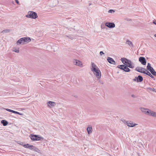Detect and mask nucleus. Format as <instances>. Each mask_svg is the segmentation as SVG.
<instances>
[{"instance_id": "obj_31", "label": "nucleus", "mask_w": 156, "mask_h": 156, "mask_svg": "<svg viewBox=\"0 0 156 156\" xmlns=\"http://www.w3.org/2000/svg\"><path fill=\"white\" fill-rule=\"evenodd\" d=\"M5 109L6 111H9V112H12V110L10 109H8V108H5Z\"/></svg>"}, {"instance_id": "obj_34", "label": "nucleus", "mask_w": 156, "mask_h": 156, "mask_svg": "<svg viewBox=\"0 0 156 156\" xmlns=\"http://www.w3.org/2000/svg\"><path fill=\"white\" fill-rule=\"evenodd\" d=\"M100 54L101 55L102 54H104V53L102 51H101L100 52Z\"/></svg>"}, {"instance_id": "obj_36", "label": "nucleus", "mask_w": 156, "mask_h": 156, "mask_svg": "<svg viewBox=\"0 0 156 156\" xmlns=\"http://www.w3.org/2000/svg\"><path fill=\"white\" fill-rule=\"evenodd\" d=\"M16 112H17L12 110V113H15V114H16Z\"/></svg>"}, {"instance_id": "obj_14", "label": "nucleus", "mask_w": 156, "mask_h": 156, "mask_svg": "<svg viewBox=\"0 0 156 156\" xmlns=\"http://www.w3.org/2000/svg\"><path fill=\"white\" fill-rule=\"evenodd\" d=\"M92 128L91 126H89L87 128V131L88 134H89L92 133Z\"/></svg>"}, {"instance_id": "obj_30", "label": "nucleus", "mask_w": 156, "mask_h": 156, "mask_svg": "<svg viewBox=\"0 0 156 156\" xmlns=\"http://www.w3.org/2000/svg\"><path fill=\"white\" fill-rule=\"evenodd\" d=\"M115 12V11L113 10H112V9H110V10H109L108 11L109 13H112V12Z\"/></svg>"}, {"instance_id": "obj_40", "label": "nucleus", "mask_w": 156, "mask_h": 156, "mask_svg": "<svg viewBox=\"0 0 156 156\" xmlns=\"http://www.w3.org/2000/svg\"><path fill=\"white\" fill-rule=\"evenodd\" d=\"M100 83H101L102 84H103V83H102L101 82H100Z\"/></svg>"}, {"instance_id": "obj_17", "label": "nucleus", "mask_w": 156, "mask_h": 156, "mask_svg": "<svg viewBox=\"0 0 156 156\" xmlns=\"http://www.w3.org/2000/svg\"><path fill=\"white\" fill-rule=\"evenodd\" d=\"M137 82H142L143 80V77L140 76L139 75L137 77Z\"/></svg>"}, {"instance_id": "obj_11", "label": "nucleus", "mask_w": 156, "mask_h": 156, "mask_svg": "<svg viewBox=\"0 0 156 156\" xmlns=\"http://www.w3.org/2000/svg\"><path fill=\"white\" fill-rule=\"evenodd\" d=\"M73 63L75 65L78 66L80 67L82 66V62L79 60L76 59H74L73 60Z\"/></svg>"}, {"instance_id": "obj_27", "label": "nucleus", "mask_w": 156, "mask_h": 156, "mask_svg": "<svg viewBox=\"0 0 156 156\" xmlns=\"http://www.w3.org/2000/svg\"><path fill=\"white\" fill-rule=\"evenodd\" d=\"M13 51L16 53H19V48H15L13 50Z\"/></svg>"}, {"instance_id": "obj_1", "label": "nucleus", "mask_w": 156, "mask_h": 156, "mask_svg": "<svg viewBox=\"0 0 156 156\" xmlns=\"http://www.w3.org/2000/svg\"><path fill=\"white\" fill-rule=\"evenodd\" d=\"M91 66L90 69L91 71L93 72L98 79H100L101 76V73L98 67L94 62H91Z\"/></svg>"}, {"instance_id": "obj_24", "label": "nucleus", "mask_w": 156, "mask_h": 156, "mask_svg": "<svg viewBox=\"0 0 156 156\" xmlns=\"http://www.w3.org/2000/svg\"><path fill=\"white\" fill-rule=\"evenodd\" d=\"M30 137L31 140H35V138L36 137V136H35V135L31 134Z\"/></svg>"}, {"instance_id": "obj_29", "label": "nucleus", "mask_w": 156, "mask_h": 156, "mask_svg": "<svg viewBox=\"0 0 156 156\" xmlns=\"http://www.w3.org/2000/svg\"><path fill=\"white\" fill-rule=\"evenodd\" d=\"M129 122H131V121H126V120H124V123L127 125V126H128V124L129 125Z\"/></svg>"}, {"instance_id": "obj_16", "label": "nucleus", "mask_w": 156, "mask_h": 156, "mask_svg": "<svg viewBox=\"0 0 156 156\" xmlns=\"http://www.w3.org/2000/svg\"><path fill=\"white\" fill-rule=\"evenodd\" d=\"M152 112V110L148 109L145 114L151 116Z\"/></svg>"}, {"instance_id": "obj_39", "label": "nucleus", "mask_w": 156, "mask_h": 156, "mask_svg": "<svg viewBox=\"0 0 156 156\" xmlns=\"http://www.w3.org/2000/svg\"><path fill=\"white\" fill-rule=\"evenodd\" d=\"M154 36L156 37V34L154 35Z\"/></svg>"}, {"instance_id": "obj_3", "label": "nucleus", "mask_w": 156, "mask_h": 156, "mask_svg": "<svg viewBox=\"0 0 156 156\" xmlns=\"http://www.w3.org/2000/svg\"><path fill=\"white\" fill-rule=\"evenodd\" d=\"M23 143L19 144H20L23 145L24 147L28 148L30 150H33L34 151L37 152H39L40 150L37 148L35 146L32 145H30L28 144H23Z\"/></svg>"}, {"instance_id": "obj_20", "label": "nucleus", "mask_w": 156, "mask_h": 156, "mask_svg": "<svg viewBox=\"0 0 156 156\" xmlns=\"http://www.w3.org/2000/svg\"><path fill=\"white\" fill-rule=\"evenodd\" d=\"M126 43L128 44L130 46L133 47V44L129 40H127L126 42Z\"/></svg>"}, {"instance_id": "obj_35", "label": "nucleus", "mask_w": 156, "mask_h": 156, "mask_svg": "<svg viewBox=\"0 0 156 156\" xmlns=\"http://www.w3.org/2000/svg\"><path fill=\"white\" fill-rule=\"evenodd\" d=\"M15 2L17 3L18 4H19V2L18 1V0H15Z\"/></svg>"}, {"instance_id": "obj_15", "label": "nucleus", "mask_w": 156, "mask_h": 156, "mask_svg": "<svg viewBox=\"0 0 156 156\" xmlns=\"http://www.w3.org/2000/svg\"><path fill=\"white\" fill-rule=\"evenodd\" d=\"M121 60L123 63L124 65H126V64H127V61L128 60V59L125 58H122Z\"/></svg>"}, {"instance_id": "obj_10", "label": "nucleus", "mask_w": 156, "mask_h": 156, "mask_svg": "<svg viewBox=\"0 0 156 156\" xmlns=\"http://www.w3.org/2000/svg\"><path fill=\"white\" fill-rule=\"evenodd\" d=\"M105 25L109 28H113L115 27V24L113 23L107 22L105 23Z\"/></svg>"}, {"instance_id": "obj_4", "label": "nucleus", "mask_w": 156, "mask_h": 156, "mask_svg": "<svg viewBox=\"0 0 156 156\" xmlns=\"http://www.w3.org/2000/svg\"><path fill=\"white\" fill-rule=\"evenodd\" d=\"M26 17L28 18L35 19L37 18L38 16L36 12L32 11H29L28 13V14L26 16Z\"/></svg>"}, {"instance_id": "obj_13", "label": "nucleus", "mask_w": 156, "mask_h": 156, "mask_svg": "<svg viewBox=\"0 0 156 156\" xmlns=\"http://www.w3.org/2000/svg\"><path fill=\"white\" fill-rule=\"evenodd\" d=\"M107 60L108 62L112 64H115V62L113 58H111L108 57L107 58Z\"/></svg>"}, {"instance_id": "obj_37", "label": "nucleus", "mask_w": 156, "mask_h": 156, "mask_svg": "<svg viewBox=\"0 0 156 156\" xmlns=\"http://www.w3.org/2000/svg\"><path fill=\"white\" fill-rule=\"evenodd\" d=\"M153 23L156 25V20H154L153 22Z\"/></svg>"}, {"instance_id": "obj_9", "label": "nucleus", "mask_w": 156, "mask_h": 156, "mask_svg": "<svg viewBox=\"0 0 156 156\" xmlns=\"http://www.w3.org/2000/svg\"><path fill=\"white\" fill-rule=\"evenodd\" d=\"M47 104L48 106L50 108L54 107L56 105L55 102L50 101L47 102Z\"/></svg>"}, {"instance_id": "obj_12", "label": "nucleus", "mask_w": 156, "mask_h": 156, "mask_svg": "<svg viewBox=\"0 0 156 156\" xmlns=\"http://www.w3.org/2000/svg\"><path fill=\"white\" fill-rule=\"evenodd\" d=\"M139 61L143 65H145L146 63V61L144 57H140L139 58Z\"/></svg>"}, {"instance_id": "obj_25", "label": "nucleus", "mask_w": 156, "mask_h": 156, "mask_svg": "<svg viewBox=\"0 0 156 156\" xmlns=\"http://www.w3.org/2000/svg\"><path fill=\"white\" fill-rule=\"evenodd\" d=\"M10 32V30L9 29L5 30L2 31L1 33L4 34L5 33H9Z\"/></svg>"}, {"instance_id": "obj_33", "label": "nucleus", "mask_w": 156, "mask_h": 156, "mask_svg": "<svg viewBox=\"0 0 156 156\" xmlns=\"http://www.w3.org/2000/svg\"><path fill=\"white\" fill-rule=\"evenodd\" d=\"M137 77H136L134 79H133V80L134 81H136L137 82Z\"/></svg>"}, {"instance_id": "obj_22", "label": "nucleus", "mask_w": 156, "mask_h": 156, "mask_svg": "<svg viewBox=\"0 0 156 156\" xmlns=\"http://www.w3.org/2000/svg\"><path fill=\"white\" fill-rule=\"evenodd\" d=\"M145 74H147L152 78H154V76H152L149 71L146 70V73H145Z\"/></svg>"}, {"instance_id": "obj_8", "label": "nucleus", "mask_w": 156, "mask_h": 156, "mask_svg": "<svg viewBox=\"0 0 156 156\" xmlns=\"http://www.w3.org/2000/svg\"><path fill=\"white\" fill-rule=\"evenodd\" d=\"M126 65L128 67L131 68H133L134 66V64L129 59L127 61V63L126 64Z\"/></svg>"}, {"instance_id": "obj_38", "label": "nucleus", "mask_w": 156, "mask_h": 156, "mask_svg": "<svg viewBox=\"0 0 156 156\" xmlns=\"http://www.w3.org/2000/svg\"><path fill=\"white\" fill-rule=\"evenodd\" d=\"M131 97L133 98H135V95L133 94H132L131 95Z\"/></svg>"}, {"instance_id": "obj_6", "label": "nucleus", "mask_w": 156, "mask_h": 156, "mask_svg": "<svg viewBox=\"0 0 156 156\" xmlns=\"http://www.w3.org/2000/svg\"><path fill=\"white\" fill-rule=\"evenodd\" d=\"M147 68V69L149 70L153 75L156 76V72L152 67L151 66V65L150 63H148Z\"/></svg>"}, {"instance_id": "obj_28", "label": "nucleus", "mask_w": 156, "mask_h": 156, "mask_svg": "<svg viewBox=\"0 0 156 156\" xmlns=\"http://www.w3.org/2000/svg\"><path fill=\"white\" fill-rule=\"evenodd\" d=\"M147 89L150 90L151 91H154L155 89L153 88H151L150 87H148L147 88Z\"/></svg>"}, {"instance_id": "obj_21", "label": "nucleus", "mask_w": 156, "mask_h": 156, "mask_svg": "<svg viewBox=\"0 0 156 156\" xmlns=\"http://www.w3.org/2000/svg\"><path fill=\"white\" fill-rule=\"evenodd\" d=\"M140 109L143 113L145 114L146 112V111H147L148 109L144 108H141Z\"/></svg>"}, {"instance_id": "obj_41", "label": "nucleus", "mask_w": 156, "mask_h": 156, "mask_svg": "<svg viewBox=\"0 0 156 156\" xmlns=\"http://www.w3.org/2000/svg\"><path fill=\"white\" fill-rule=\"evenodd\" d=\"M91 5V4L90 3L89 5Z\"/></svg>"}, {"instance_id": "obj_18", "label": "nucleus", "mask_w": 156, "mask_h": 156, "mask_svg": "<svg viewBox=\"0 0 156 156\" xmlns=\"http://www.w3.org/2000/svg\"><path fill=\"white\" fill-rule=\"evenodd\" d=\"M35 136H36V137L35 138V140H39L41 139L42 140L44 139L43 137L40 136L39 135H35Z\"/></svg>"}, {"instance_id": "obj_26", "label": "nucleus", "mask_w": 156, "mask_h": 156, "mask_svg": "<svg viewBox=\"0 0 156 156\" xmlns=\"http://www.w3.org/2000/svg\"><path fill=\"white\" fill-rule=\"evenodd\" d=\"M151 116L156 118V112H155L152 111Z\"/></svg>"}, {"instance_id": "obj_7", "label": "nucleus", "mask_w": 156, "mask_h": 156, "mask_svg": "<svg viewBox=\"0 0 156 156\" xmlns=\"http://www.w3.org/2000/svg\"><path fill=\"white\" fill-rule=\"evenodd\" d=\"M135 70L139 72L144 74L146 73V70L145 68L139 66L136 67Z\"/></svg>"}, {"instance_id": "obj_23", "label": "nucleus", "mask_w": 156, "mask_h": 156, "mask_svg": "<svg viewBox=\"0 0 156 156\" xmlns=\"http://www.w3.org/2000/svg\"><path fill=\"white\" fill-rule=\"evenodd\" d=\"M1 122L3 124L4 126H6L8 124V122H7V121L5 120H2L1 121Z\"/></svg>"}, {"instance_id": "obj_32", "label": "nucleus", "mask_w": 156, "mask_h": 156, "mask_svg": "<svg viewBox=\"0 0 156 156\" xmlns=\"http://www.w3.org/2000/svg\"><path fill=\"white\" fill-rule=\"evenodd\" d=\"M16 114L19 115H23V114L22 113H20L18 112H16Z\"/></svg>"}, {"instance_id": "obj_5", "label": "nucleus", "mask_w": 156, "mask_h": 156, "mask_svg": "<svg viewBox=\"0 0 156 156\" xmlns=\"http://www.w3.org/2000/svg\"><path fill=\"white\" fill-rule=\"evenodd\" d=\"M117 68L120 69L121 70H122L124 71L125 72H129L130 71V69H129L128 67L125 65H122L118 66Z\"/></svg>"}, {"instance_id": "obj_42", "label": "nucleus", "mask_w": 156, "mask_h": 156, "mask_svg": "<svg viewBox=\"0 0 156 156\" xmlns=\"http://www.w3.org/2000/svg\"><path fill=\"white\" fill-rule=\"evenodd\" d=\"M139 156H140L139 155Z\"/></svg>"}, {"instance_id": "obj_19", "label": "nucleus", "mask_w": 156, "mask_h": 156, "mask_svg": "<svg viewBox=\"0 0 156 156\" xmlns=\"http://www.w3.org/2000/svg\"><path fill=\"white\" fill-rule=\"evenodd\" d=\"M129 122V125L128 124V126L130 127H133L137 125V124L136 123H134V124H133L132 122Z\"/></svg>"}, {"instance_id": "obj_2", "label": "nucleus", "mask_w": 156, "mask_h": 156, "mask_svg": "<svg viewBox=\"0 0 156 156\" xmlns=\"http://www.w3.org/2000/svg\"><path fill=\"white\" fill-rule=\"evenodd\" d=\"M31 41V39L29 37H23L18 40L16 42V44L18 45L20 44H24L28 43Z\"/></svg>"}]
</instances>
